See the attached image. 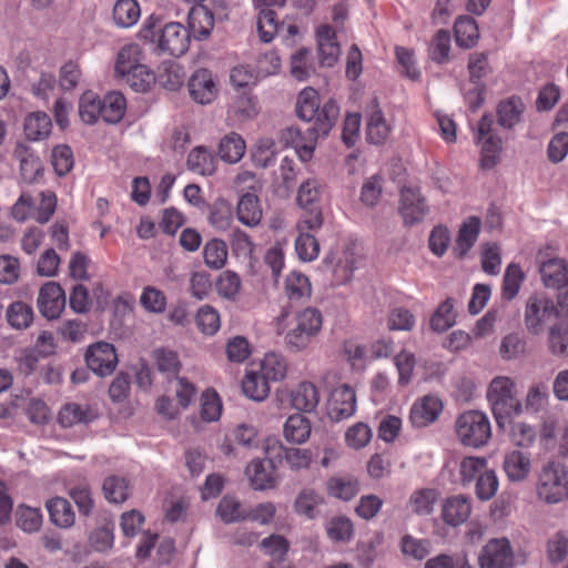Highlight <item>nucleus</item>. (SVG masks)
I'll return each instance as SVG.
<instances>
[{"label":"nucleus","mask_w":568,"mask_h":568,"mask_svg":"<svg viewBox=\"0 0 568 568\" xmlns=\"http://www.w3.org/2000/svg\"><path fill=\"white\" fill-rule=\"evenodd\" d=\"M204 263L212 270L222 268L227 260V246L222 240L209 241L203 250Z\"/></svg>","instance_id":"nucleus-53"},{"label":"nucleus","mask_w":568,"mask_h":568,"mask_svg":"<svg viewBox=\"0 0 568 568\" xmlns=\"http://www.w3.org/2000/svg\"><path fill=\"white\" fill-rule=\"evenodd\" d=\"M524 111L525 103L519 97L504 99L496 108L497 122L504 129L511 130L521 121Z\"/></svg>","instance_id":"nucleus-26"},{"label":"nucleus","mask_w":568,"mask_h":568,"mask_svg":"<svg viewBox=\"0 0 568 568\" xmlns=\"http://www.w3.org/2000/svg\"><path fill=\"white\" fill-rule=\"evenodd\" d=\"M7 320L16 329L27 328L32 323L33 310L23 302H13L7 310Z\"/></svg>","instance_id":"nucleus-55"},{"label":"nucleus","mask_w":568,"mask_h":568,"mask_svg":"<svg viewBox=\"0 0 568 568\" xmlns=\"http://www.w3.org/2000/svg\"><path fill=\"white\" fill-rule=\"evenodd\" d=\"M324 503V497L314 488H303L296 496L293 508L294 511L308 519H315L318 516L317 507Z\"/></svg>","instance_id":"nucleus-33"},{"label":"nucleus","mask_w":568,"mask_h":568,"mask_svg":"<svg viewBox=\"0 0 568 568\" xmlns=\"http://www.w3.org/2000/svg\"><path fill=\"white\" fill-rule=\"evenodd\" d=\"M156 369L168 378L176 377L182 368L181 361L175 351L166 347L155 348L151 355Z\"/></svg>","instance_id":"nucleus-38"},{"label":"nucleus","mask_w":568,"mask_h":568,"mask_svg":"<svg viewBox=\"0 0 568 568\" xmlns=\"http://www.w3.org/2000/svg\"><path fill=\"white\" fill-rule=\"evenodd\" d=\"M126 108L125 98L120 92H110L101 99L102 120L106 123H118L122 120Z\"/></svg>","instance_id":"nucleus-41"},{"label":"nucleus","mask_w":568,"mask_h":568,"mask_svg":"<svg viewBox=\"0 0 568 568\" xmlns=\"http://www.w3.org/2000/svg\"><path fill=\"white\" fill-rule=\"evenodd\" d=\"M390 133V126L387 124L384 114L379 108L377 99H373L368 105L366 135L372 144H383Z\"/></svg>","instance_id":"nucleus-23"},{"label":"nucleus","mask_w":568,"mask_h":568,"mask_svg":"<svg viewBox=\"0 0 568 568\" xmlns=\"http://www.w3.org/2000/svg\"><path fill=\"white\" fill-rule=\"evenodd\" d=\"M311 435V423L302 414L290 416L284 424V437L287 442L302 444L305 443Z\"/></svg>","instance_id":"nucleus-40"},{"label":"nucleus","mask_w":568,"mask_h":568,"mask_svg":"<svg viewBox=\"0 0 568 568\" xmlns=\"http://www.w3.org/2000/svg\"><path fill=\"white\" fill-rule=\"evenodd\" d=\"M65 293L59 283L48 282L41 286L37 303L43 317L58 318L65 307Z\"/></svg>","instance_id":"nucleus-15"},{"label":"nucleus","mask_w":568,"mask_h":568,"mask_svg":"<svg viewBox=\"0 0 568 568\" xmlns=\"http://www.w3.org/2000/svg\"><path fill=\"white\" fill-rule=\"evenodd\" d=\"M438 493L434 488H420L409 497L408 505L412 511L418 516L430 515L437 501Z\"/></svg>","instance_id":"nucleus-44"},{"label":"nucleus","mask_w":568,"mask_h":568,"mask_svg":"<svg viewBox=\"0 0 568 568\" xmlns=\"http://www.w3.org/2000/svg\"><path fill=\"white\" fill-rule=\"evenodd\" d=\"M242 281L233 271H224L220 274L216 282L219 294L226 300H235L241 290Z\"/></svg>","instance_id":"nucleus-63"},{"label":"nucleus","mask_w":568,"mask_h":568,"mask_svg":"<svg viewBox=\"0 0 568 568\" xmlns=\"http://www.w3.org/2000/svg\"><path fill=\"white\" fill-rule=\"evenodd\" d=\"M268 381L260 372H247L242 381L244 395L254 400L262 402L270 394Z\"/></svg>","instance_id":"nucleus-39"},{"label":"nucleus","mask_w":568,"mask_h":568,"mask_svg":"<svg viewBox=\"0 0 568 568\" xmlns=\"http://www.w3.org/2000/svg\"><path fill=\"white\" fill-rule=\"evenodd\" d=\"M84 361L88 368L99 377L110 376L119 362L115 347L102 341L87 347Z\"/></svg>","instance_id":"nucleus-10"},{"label":"nucleus","mask_w":568,"mask_h":568,"mask_svg":"<svg viewBox=\"0 0 568 568\" xmlns=\"http://www.w3.org/2000/svg\"><path fill=\"white\" fill-rule=\"evenodd\" d=\"M558 318V310L545 294H532L525 307V325L529 333L537 335L547 323Z\"/></svg>","instance_id":"nucleus-8"},{"label":"nucleus","mask_w":568,"mask_h":568,"mask_svg":"<svg viewBox=\"0 0 568 568\" xmlns=\"http://www.w3.org/2000/svg\"><path fill=\"white\" fill-rule=\"evenodd\" d=\"M102 491L109 503L122 504L130 496L129 481L122 476H109L103 481Z\"/></svg>","instance_id":"nucleus-43"},{"label":"nucleus","mask_w":568,"mask_h":568,"mask_svg":"<svg viewBox=\"0 0 568 568\" xmlns=\"http://www.w3.org/2000/svg\"><path fill=\"white\" fill-rule=\"evenodd\" d=\"M140 304L150 313L162 314L166 308V296L153 286H146L140 296Z\"/></svg>","instance_id":"nucleus-64"},{"label":"nucleus","mask_w":568,"mask_h":568,"mask_svg":"<svg viewBox=\"0 0 568 568\" xmlns=\"http://www.w3.org/2000/svg\"><path fill=\"white\" fill-rule=\"evenodd\" d=\"M504 470L510 481H521L530 473V458L519 450L506 454L503 464Z\"/></svg>","instance_id":"nucleus-34"},{"label":"nucleus","mask_w":568,"mask_h":568,"mask_svg":"<svg viewBox=\"0 0 568 568\" xmlns=\"http://www.w3.org/2000/svg\"><path fill=\"white\" fill-rule=\"evenodd\" d=\"M442 410L443 404L439 398L425 396L412 406L409 420L415 427H426L438 418Z\"/></svg>","instance_id":"nucleus-21"},{"label":"nucleus","mask_w":568,"mask_h":568,"mask_svg":"<svg viewBox=\"0 0 568 568\" xmlns=\"http://www.w3.org/2000/svg\"><path fill=\"white\" fill-rule=\"evenodd\" d=\"M51 164L57 175H67L74 165L72 149L67 144L54 146L51 152Z\"/></svg>","instance_id":"nucleus-57"},{"label":"nucleus","mask_w":568,"mask_h":568,"mask_svg":"<svg viewBox=\"0 0 568 568\" xmlns=\"http://www.w3.org/2000/svg\"><path fill=\"white\" fill-rule=\"evenodd\" d=\"M285 291L290 301H301L311 296L312 287L307 276L300 272H292L286 277Z\"/></svg>","instance_id":"nucleus-51"},{"label":"nucleus","mask_w":568,"mask_h":568,"mask_svg":"<svg viewBox=\"0 0 568 568\" xmlns=\"http://www.w3.org/2000/svg\"><path fill=\"white\" fill-rule=\"evenodd\" d=\"M316 37L321 65L333 67L341 53L335 30L328 24L321 26L316 31Z\"/></svg>","instance_id":"nucleus-22"},{"label":"nucleus","mask_w":568,"mask_h":568,"mask_svg":"<svg viewBox=\"0 0 568 568\" xmlns=\"http://www.w3.org/2000/svg\"><path fill=\"white\" fill-rule=\"evenodd\" d=\"M524 273L518 264H509L503 280V298L511 301L518 294L524 281Z\"/></svg>","instance_id":"nucleus-56"},{"label":"nucleus","mask_w":568,"mask_h":568,"mask_svg":"<svg viewBox=\"0 0 568 568\" xmlns=\"http://www.w3.org/2000/svg\"><path fill=\"white\" fill-rule=\"evenodd\" d=\"M450 34L447 30L440 29L436 32L429 47V57L436 63H445L449 59Z\"/></svg>","instance_id":"nucleus-60"},{"label":"nucleus","mask_w":568,"mask_h":568,"mask_svg":"<svg viewBox=\"0 0 568 568\" xmlns=\"http://www.w3.org/2000/svg\"><path fill=\"white\" fill-rule=\"evenodd\" d=\"M399 214L404 224L412 226L422 223L428 214L429 207L426 199L418 189L404 186L400 190Z\"/></svg>","instance_id":"nucleus-12"},{"label":"nucleus","mask_w":568,"mask_h":568,"mask_svg":"<svg viewBox=\"0 0 568 568\" xmlns=\"http://www.w3.org/2000/svg\"><path fill=\"white\" fill-rule=\"evenodd\" d=\"M126 83L136 92H148L155 83L154 73L146 67H135L130 74L125 77Z\"/></svg>","instance_id":"nucleus-61"},{"label":"nucleus","mask_w":568,"mask_h":568,"mask_svg":"<svg viewBox=\"0 0 568 568\" xmlns=\"http://www.w3.org/2000/svg\"><path fill=\"white\" fill-rule=\"evenodd\" d=\"M274 458L253 459L245 469L250 479L251 487L254 490H265L274 488L276 485Z\"/></svg>","instance_id":"nucleus-17"},{"label":"nucleus","mask_w":568,"mask_h":568,"mask_svg":"<svg viewBox=\"0 0 568 568\" xmlns=\"http://www.w3.org/2000/svg\"><path fill=\"white\" fill-rule=\"evenodd\" d=\"M356 412L355 390L349 385L334 388L327 402V415L333 422H342L352 417Z\"/></svg>","instance_id":"nucleus-13"},{"label":"nucleus","mask_w":568,"mask_h":568,"mask_svg":"<svg viewBox=\"0 0 568 568\" xmlns=\"http://www.w3.org/2000/svg\"><path fill=\"white\" fill-rule=\"evenodd\" d=\"M323 112V106L321 108L320 95L316 90L313 88H306L302 90L297 97L296 101V114L297 116L310 123L317 121L321 118Z\"/></svg>","instance_id":"nucleus-28"},{"label":"nucleus","mask_w":568,"mask_h":568,"mask_svg":"<svg viewBox=\"0 0 568 568\" xmlns=\"http://www.w3.org/2000/svg\"><path fill=\"white\" fill-rule=\"evenodd\" d=\"M285 1L286 0H254L255 6L261 8L257 18V31L263 42H271L280 28L277 14L270 7H283Z\"/></svg>","instance_id":"nucleus-19"},{"label":"nucleus","mask_w":568,"mask_h":568,"mask_svg":"<svg viewBox=\"0 0 568 568\" xmlns=\"http://www.w3.org/2000/svg\"><path fill=\"white\" fill-rule=\"evenodd\" d=\"M479 568H514V551L507 538H491L481 548Z\"/></svg>","instance_id":"nucleus-11"},{"label":"nucleus","mask_w":568,"mask_h":568,"mask_svg":"<svg viewBox=\"0 0 568 568\" xmlns=\"http://www.w3.org/2000/svg\"><path fill=\"white\" fill-rule=\"evenodd\" d=\"M14 158L20 163V175L23 182L32 184L42 176L43 166L39 156H37L26 145L19 144L14 149Z\"/></svg>","instance_id":"nucleus-25"},{"label":"nucleus","mask_w":568,"mask_h":568,"mask_svg":"<svg viewBox=\"0 0 568 568\" xmlns=\"http://www.w3.org/2000/svg\"><path fill=\"white\" fill-rule=\"evenodd\" d=\"M50 521L63 529L71 528L75 523V514L71 504L63 497H53L45 501Z\"/></svg>","instance_id":"nucleus-27"},{"label":"nucleus","mask_w":568,"mask_h":568,"mask_svg":"<svg viewBox=\"0 0 568 568\" xmlns=\"http://www.w3.org/2000/svg\"><path fill=\"white\" fill-rule=\"evenodd\" d=\"M321 197V185L317 180H307L301 184L297 193V203L304 210L297 227L298 230H317L323 224V215L316 204Z\"/></svg>","instance_id":"nucleus-6"},{"label":"nucleus","mask_w":568,"mask_h":568,"mask_svg":"<svg viewBox=\"0 0 568 568\" xmlns=\"http://www.w3.org/2000/svg\"><path fill=\"white\" fill-rule=\"evenodd\" d=\"M52 122L45 112L37 111L30 113L23 123L24 134L30 141H39L49 136Z\"/></svg>","instance_id":"nucleus-36"},{"label":"nucleus","mask_w":568,"mask_h":568,"mask_svg":"<svg viewBox=\"0 0 568 568\" xmlns=\"http://www.w3.org/2000/svg\"><path fill=\"white\" fill-rule=\"evenodd\" d=\"M190 42V31L179 22H170L160 29L153 45L159 53L181 57L189 50Z\"/></svg>","instance_id":"nucleus-9"},{"label":"nucleus","mask_w":568,"mask_h":568,"mask_svg":"<svg viewBox=\"0 0 568 568\" xmlns=\"http://www.w3.org/2000/svg\"><path fill=\"white\" fill-rule=\"evenodd\" d=\"M487 398L499 426L504 419L523 412L521 403L515 396V384L509 377H495L488 387Z\"/></svg>","instance_id":"nucleus-3"},{"label":"nucleus","mask_w":568,"mask_h":568,"mask_svg":"<svg viewBox=\"0 0 568 568\" xmlns=\"http://www.w3.org/2000/svg\"><path fill=\"white\" fill-rule=\"evenodd\" d=\"M214 28V16L206 7L200 6L193 8L189 13V28L190 37L193 36L196 40H205L211 34Z\"/></svg>","instance_id":"nucleus-29"},{"label":"nucleus","mask_w":568,"mask_h":568,"mask_svg":"<svg viewBox=\"0 0 568 568\" xmlns=\"http://www.w3.org/2000/svg\"><path fill=\"white\" fill-rule=\"evenodd\" d=\"M548 349L557 357H568V329L564 325L556 324L548 333Z\"/></svg>","instance_id":"nucleus-59"},{"label":"nucleus","mask_w":568,"mask_h":568,"mask_svg":"<svg viewBox=\"0 0 568 568\" xmlns=\"http://www.w3.org/2000/svg\"><path fill=\"white\" fill-rule=\"evenodd\" d=\"M287 366L284 358L275 353H268L261 362L260 373L268 382H280L286 376Z\"/></svg>","instance_id":"nucleus-52"},{"label":"nucleus","mask_w":568,"mask_h":568,"mask_svg":"<svg viewBox=\"0 0 568 568\" xmlns=\"http://www.w3.org/2000/svg\"><path fill=\"white\" fill-rule=\"evenodd\" d=\"M265 453L271 458L285 460L293 470L308 468L312 463V453L310 449L286 447L277 439H267L265 444Z\"/></svg>","instance_id":"nucleus-14"},{"label":"nucleus","mask_w":568,"mask_h":568,"mask_svg":"<svg viewBox=\"0 0 568 568\" xmlns=\"http://www.w3.org/2000/svg\"><path fill=\"white\" fill-rule=\"evenodd\" d=\"M480 231V220L473 216L465 222L458 232L453 253L456 257L463 258L475 244Z\"/></svg>","instance_id":"nucleus-32"},{"label":"nucleus","mask_w":568,"mask_h":568,"mask_svg":"<svg viewBox=\"0 0 568 568\" xmlns=\"http://www.w3.org/2000/svg\"><path fill=\"white\" fill-rule=\"evenodd\" d=\"M187 88L192 99L200 104L211 103L217 94L216 83L207 69L196 70L190 78Z\"/></svg>","instance_id":"nucleus-18"},{"label":"nucleus","mask_w":568,"mask_h":568,"mask_svg":"<svg viewBox=\"0 0 568 568\" xmlns=\"http://www.w3.org/2000/svg\"><path fill=\"white\" fill-rule=\"evenodd\" d=\"M245 153V142L235 132L225 135L219 143L220 159L227 163L239 162Z\"/></svg>","instance_id":"nucleus-42"},{"label":"nucleus","mask_w":568,"mask_h":568,"mask_svg":"<svg viewBox=\"0 0 568 568\" xmlns=\"http://www.w3.org/2000/svg\"><path fill=\"white\" fill-rule=\"evenodd\" d=\"M43 521V516L40 508H33L26 505H20L16 511V524L26 532L38 531Z\"/></svg>","instance_id":"nucleus-50"},{"label":"nucleus","mask_w":568,"mask_h":568,"mask_svg":"<svg viewBox=\"0 0 568 568\" xmlns=\"http://www.w3.org/2000/svg\"><path fill=\"white\" fill-rule=\"evenodd\" d=\"M245 511L240 500L227 495L221 498L216 507V516L224 524L245 521Z\"/></svg>","instance_id":"nucleus-46"},{"label":"nucleus","mask_w":568,"mask_h":568,"mask_svg":"<svg viewBox=\"0 0 568 568\" xmlns=\"http://www.w3.org/2000/svg\"><path fill=\"white\" fill-rule=\"evenodd\" d=\"M339 114V109L334 100H328L323 104L321 118L313 124H308L304 130L300 129V134L294 145L302 161L312 158L316 141L320 136H325L335 125Z\"/></svg>","instance_id":"nucleus-1"},{"label":"nucleus","mask_w":568,"mask_h":568,"mask_svg":"<svg viewBox=\"0 0 568 568\" xmlns=\"http://www.w3.org/2000/svg\"><path fill=\"white\" fill-rule=\"evenodd\" d=\"M186 166L201 175H212L216 171L217 159L206 146H195L187 156Z\"/></svg>","instance_id":"nucleus-30"},{"label":"nucleus","mask_w":568,"mask_h":568,"mask_svg":"<svg viewBox=\"0 0 568 568\" xmlns=\"http://www.w3.org/2000/svg\"><path fill=\"white\" fill-rule=\"evenodd\" d=\"M79 115L85 124L102 119L101 99L92 91L84 92L79 100Z\"/></svg>","instance_id":"nucleus-49"},{"label":"nucleus","mask_w":568,"mask_h":568,"mask_svg":"<svg viewBox=\"0 0 568 568\" xmlns=\"http://www.w3.org/2000/svg\"><path fill=\"white\" fill-rule=\"evenodd\" d=\"M471 514V499L465 495L447 497L442 506V518L450 527H458L467 521Z\"/></svg>","instance_id":"nucleus-20"},{"label":"nucleus","mask_w":568,"mask_h":568,"mask_svg":"<svg viewBox=\"0 0 568 568\" xmlns=\"http://www.w3.org/2000/svg\"><path fill=\"white\" fill-rule=\"evenodd\" d=\"M538 262L541 281L547 288L558 290L568 283V263L564 258L550 257L544 260L540 252Z\"/></svg>","instance_id":"nucleus-16"},{"label":"nucleus","mask_w":568,"mask_h":568,"mask_svg":"<svg viewBox=\"0 0 568 568\" xmlns=\"http://www.w3.org/2000/svg\"><path fill=\"white\" fill-rule=\"evenodd\" d=\"M476 140L477 142H481V169H493L500 160L503 140L494 132V118L491 114L485 113L480 118L477 126Z\"/></svg>","instance_id":"nucleus-7"},{"label":"nucleus","mask_w":568,"mask_h":568,"mask_svg":"<svg viewBox=\"0 0 568 568\" xmlns=\"http://www.w3.org/2000/svg\"><path fill=\"white\" fill-rule=\"evenodd\" d=\"M538 496L548 504L561 501L568 495V470L558 462L546 464L539 475Z\"/></svg>","instance_id":"nucleus-5"},{"label":"nucleus","mask_w":568,"mask_h":568,"mask_svg":"<svg viewBox=\"0 0 568 568\" xmlns=\"http://www.w3.org/2000/svg\"><path fill=\"white\" fill-rule=\"evenodd\" d=\"M487 460L483 457H465L459 465L460 483L466 486L486 469Z\"/></svg>","instance_id":"nucleus-62"},{"label":"nucleus","mask_w":568,"mask_h":568,"mask_svg":"<svg viewBox=\"0 0 568 568\" xmlns=\"http://www.w3.org/2000/svg\"><path fill=\"white\" fill-rule=\"evenodd\" d=\"M455 432L459 442L467 447L481 448L491 438L488 416L480 410H466L458 415Z\"/></svg>","instance_id":"nucleus-2"},{"label":"nucleus","mask_w":568,"mask_h":568,"mask_svg":"<svg viewBox=\"0 0 568 568\" xmlns=\"http://www.w3.org/2000/svg\"><path fill=\"white\" fill-rule=\"evenodd\" d=\"M140 18V6L135 0H118L113 7V20L121 28L132 27Z\"/></svg>","instance_id":"nucleus-47"},{"label":"nucleus","mask_w":568,"mask_h":568,"mask_svg":"<svg viewBox=\"0 0 568 568\" xmlns=\"http://www.w3.org/2000/svg\"><path fill=\"white\" fill-rule=\"evenodd\" d=\"M295 320V326L284 337L287 349L294 353L305 349L320 333L323 324L322 313L314 307H306Z\"/></svg>","instance_id":"nucleus-4"},{"label":"nucleus","mask_w":568,"mask_h":568,"mask_svg":"<svg viewBox=\"0 0 568 568\" xmlns=\"http://www.w3.org/2000/svg\"><path fill=\"white\" fill-rule=\"evenodd\" d=\"M455 40L458 47L469 49L476 44L479 30L476 21L468 16H460L454 24Z\"/></svg>","instance_id":"nucleus-37"},{"label":"nucleus","mask_w":568,"mask_h":568,"mask_svg":"<svg viewBox=\"0 0 568 568\" xmlns=\"http://www.w3.org/2000/svg\"><path fill=\"white\" fill-rule=\"evenodd\" d=\"M97 409L90 405L79 403L64 404L58 415L59 424L64 427H72L78 424H89L98 418Z\"/></svg>","instance_id":"nucleus-24"},{"label":"nucleus","mask_w":568,"mask_h":568,"mask_svg":"<svg viewBox=\"0 0 568 568\" xmlns=\"http://www.w3.org/2000/svg\"><path fill=\"white\" fill-rule=\"evenodd\" d=\"M292 406L300 412H312L320 402L316 386L311 382H302L291 394Z\"/></svg>","instance_id":"nucleus-35"},{"label":"nucleus","mask_w":568,"mask_h":568,"mask_svg":"<svg viewBox=\"0 0 568 568\" xmlns=\"http://www.w3.org/2000/svg\"><path fill=\"white\" fill-rule=\"evenodd\" d=\"M453 310L454 300L448 297L437 307L433 314L430 318V328L437 333H443L449 329L455 324Z\"/></svg>","instance_id":"nucleus-54"},{"label":"nucleus","mask_w":568,"mask_h":568,"mask_svg":"<svg viewBox=\"0 0 568 568\" xmlns=\"http://www.w3.org/2000/svg\"><path fill=\"white\" fill-rule=\"evenodd\" d=\"M301 234L295 240L297 256L304 262L315 260L320 253L317 240L308 233L310 230H300Z\"/></svg>","instance_id":"nucleus-58"},{"label":"nucleus","mask_w":568,"mask_h":568,"mask_svg":"<svg viewBox=\"0 0 568 568\" xmlns=\"http://www.w3.org/2000/svg\"><path fill=\"white\" fill-rule=\"evenodd\" d=\"M185 73L182 65L175 61H164L159 69L158 80L160 84L170 90L180 89L184 82Z\"/></svg>","instance_id":"nucleus-45"},{"label":"nucleus","mask_w":568,"mask_h":568,"mask_svg":"<svg viewBox=\"0 0 568 568\" xmlns=\"http://www.w3.org/2000/svg\"><path fill=\"white\" fill-rule=\"evenodd\" d=\"M140 48L138 44H126L118 53L115 62V73L122 78L133 71L135 67H141L140 61Z\"/></svg>","instance_id":"nucleus-48"},{"label":"nucleus","mask_w":568,"mask_h":568,"mask_svg":"<svg viewBox=\"0 0 568 568\" xmlns=\"http://www.w3.org/2000/svg\"><path fill=\"white\" fill-rule=\"evenodd\" d=\"M239 221L246 226H256L262 220L260 199L254 193L243 194L236 206Z\"/></svg>","instance_id":"nucleus-31"}]
</instances>
